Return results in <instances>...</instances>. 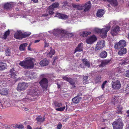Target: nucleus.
Listing matches in <instances>:
<instances>
[{
    "label": "nucleus",
    "mask_w": 129,
    "mask_h": 129,
    "mask_svg": "<svg viewBox=\"0 0 129 129\" xmlns=\"http://www.w3.org/2000/svg\"><path fill=\"white\" fill-rule=\"evenodd\" d=\"M104 13L105 11L103 10H99L97 11L96 13V16L97 17H101L103 16Z\"/></svg>",
    "instance_id": "obj_23"
},
{
    "label": "nucleus",
    "mask_w": 129,
    "mask_h": 129,
    "mask_svg": "<svg viewBox=\"0 0 129 129\" xmlns=\"http://www.w3.org/2000/svg\"><path fill=\"white\" fill-rule=\"evenodd\" d=\"M94 31L97 33H99L101 32V29L98 28H96L94 29Z\"/></svg>",
    "instance_id": "obj_49"
},
{
    "label": "nucleus",
    "mask_w": 129,
    "mask_h": 129,
    "mask_svg": "<svg viewBox=\"0 0 129 129\" xmlns=\"http://www.w3.org/2000/svg\"><path fill=\"white\" fill-rule=\"evenodd\" d=\"M88 77L87 76H83V82L84 84H86L87 83V80L88 78Z\"/></svg>",
    "instance_id": "obj_36"
},
{
    "label": "nucleus",
    "mask_w": 129,
    "mask_h": 129,
    "mask_svg": "<svg viewBox=\"0 0 129 129\" xmlns=\"http://www.w3.org/2000/svg\"><path fill=\"white\" fill-rule=\"evenodd\" d=\"M62 78L66 81L69 82L71 84L73 85L75 84V82L71 78H69L66 76H63Z\"/></svg>",
    "instance_id": "obj_20"
},
{
    "label": "nucleus",
    "mask_w": 129,
    "mask_h": 129,
    "mask_svg": "<svg viewBox=\"0 0 129 129\" xmlns=\"http://www.w3.org/2000/svg\"><path fill=\"white\" fill-rule=\"evenodd\" d=\"M41 87L43 88L46 89L48 85V81L45 78H43L40 82Z\"/></svg>",
    "instance_id": "obj_9"
},
{
    "label": "nucleus",
    "mask_w": 129,
    "mask_h": 129,
    "mask_svg": "<svg viewBox=\"0 0 129 129\" xmlns=\"http://www.w3.org/2000/svg\"><path fill=\"white\" fill-rule=\"evenodd\" d=\"M96 40V38L93 35L87 38L86 40V42L88 44H92Z\"/></svg>",
    "instance_id": "obj_10"
},
{
    "label": "nucleus",
    "mask_w": 129,
    "mask_h": 129,
    "mask_svg": "<svg viewBox=\"0 0 129 129\" xmlns=\"http://www.w3.org/2000/svg\"><path fill=\"white\" fill-rule=\"evenodd\" d=\"M26 76L28 79H34L37 77V74L34 73H30L29 72H27L26 73Z\"/></svg>",
    "instance_id": "obj_12"
},
{
    "label": "nucleus",
    "mask_w": 129,
    "mask_h": 129,
    "mask_svg": "<svg viewBox=\"0 0 129 129\" xmlns=\"http://www.w3.org/2000/svg\"><path fill=\"white\" fill-rule=\"evenodd\" d=\"M15 38L17 39H21L22 38V33L20 31H17L14 34Z\"/></svg>",
    "instance_id": "obj_16"
},
{
    "label": "nucleus",
    "mask_w": 129,
    "mask_h": 129,
    "mask_svg": "<svg viewBox=\"0 0 129 129\" xmlns=\"http://www.w3.org/2000/svg\"><path fill=\"white\" fill-rule=\"evenodd\" d=\"M66 32V31L63 30L58 29H55L53 31V34L55 36H58L60 37H63Z\"/></svg>",
    "instance_id": "obj_4"
},
{
    "label": "nucleus",
    "mask_w": 129,
    "mask_h": 129,
    "mask_svg": "<svg viewBox=\"0 0 129 129\" xmlns=\"http://www.w3.org/2000/svg\"><path fill=\"white\" fill-rule=\"evenodd\" d=\"M49 46V43H47L46 42H45V45L44 46V47H47Z\"/></svg>",
    "instance_id": "obj_55"
},
{
    "label": "nucleus",
    "mask_w": 129,
    "mask_h": 129,
    "mask_svg": "<svg viewBox=\"0 0 129 129\" xmlns=\"http://www.w3.org/2000/svg\"><path fill=\"white\" fill-rule=\"evenodd\" d=\"M91 3L90 1H89L85 3L83 5V11L84 12L88 11L90 8Z\"/></svg>",
    "instance_id": "obj_11"
},
{
    "label": "nucleus",
    "mask_w": 129,
    "mask_h": 129,
    "mask_svg": "<svg viewBox=\"0 0 129 129\" xmlns=\"http://www.w3.org/2000/svg\"><path fill=\"white\" fill-rule=\"evenodd\" d=\"M124 91H125L126 92L129 91V84L126 85L125 90H124Z\"/></svg>",
    "instance_id": "obj_47"
},
{
    "label": "nucleus",
    "mask_w": 129,
    "mask_h": 129,
    "mask_svg": "<svg viewBox=\"0 0 129 129\" xmlns=\"http://www.w3.org/2000/svg\"><path fill=\"white\" fill-rule=\"evenodd\" d=\"M73 33H68V36L70 37H71L73 36Z\"/></svg>",
    "instance_id": "obj_53"
},
{
    "label": "nucleus",
    "mask_w": 129,
    "mask_h": 129,
    "mask_svg": "<svg viewBox=\"0 0 129 129\" xmlns=\"http://www.w3.org/2000/svg\"><path fill=\"white\" fill-rule=\"evenodd\" d=\"M81 99V97L79 96H76L73 98L72 101L74 104H76L78 103Z\"/></svg>",
    "instance_id": "obj_21"
},
{
    "label": "nucleus",
    "mask_w": 129,
    "mask_h": 129,
    "mask_svg": "<svg viewBox=\"0 0 129 129\" xmlns=\"http://www.w3.org/2000/svg\"><path fill=\"white\" fill-rule=\"evenodd\" d=\"M35 60L33 58H29L25 61H23L19 63V65L25 69L33 68L34 66Z\"/></svg>",
    "instance_id": "obj_1"
},
{
    "label": "nucleus",
    "mask_w": 129,
    "mask_h": 129,
    "mask_svg": "<svg viewBox=\"0 0 129 129\" xmlns=\"http://www.w3.org/2000/svg\"><path fill=\"white\" fill-rule=\"evenodd\" d=\"M45 118L44 117H42L40 116H39L36 118V120L38 122H42L44 121Z\"/></svg>",
    "instance_id": "obj_31"
},
{
    "label": "nucleus",
    "mask_w": 129,
    "mask_h": 129,
    "mask_svg": "<svg viewBox=\"0 0 129 129\" xmlns=\"http://www.w3.org/2000/svg\"><path fill=\"white\" fill-rule=\"evenodd\" d=\"M27 43H25L21 44L20 45L19 47V50L21 51H24L25 47L27 46Z\"/></svg>",
    "instance_id": "obj_28"
},
{
    "label": "nucleus",
    "mask_w": 129,
    "mask_h": 129,
    "mask_svg": "<svg viewBox=\"0 0 129 129\" xmlns=\"http://www.w3.org/2000/svg\"><path fill=\"white\" fill-rule=\"evenodd\" d=\"M63 3L65 6H68V2H63Z\"/></svg>",
    "instance_id": "obj_56"
},
{
    "label": "nucleus",
    "mask_w": 129,
    "mask_h": 129,
    "mask_svg": "<svg viewBox=\"0 0 129 129\" xmlns=\"http://www.w3.org/2000/svg\"><path fill=\"white\" fill-rule=\"evenodd\" d=\"M8 89L5 88L2 89L0 90V93L3 95H6L8 94Z\"/></svg>",
    "instance_id": "obj_26"
},
{
    "label": "nucleus",
    "mask_w": 129,
    "mask_h": 129,
    "mask_svg": "<svg viewBox=\"0 0 129 129\" xmlns=\"http://www.w3.org/2000/svg\"><path fill=\"white\" fill-rule=\"evenodd\" d=\"M107 82V81H105L103 83L102 85V88L103 89L104 88V86L106 85V83Z\"/></svg>",
    "instance_id": "obj_50"
},
{
    "label": "nucleus",
    "mask_w": 129,
    "mask_h": 129,
    "mask_svg": "<svg viewBox=\"0 0 129 129\" xmlns=\"http://www.w3.org/2000/svg\"><path fill=\"white\" fill-rule=\"evenodd\" d=\"M82 61L83 64L85 66L87 67L88 68H89L90 67V62L88 61L86 59H83Z\"/></svg>",
    "instance_id": "obj_30"
},
{
    "label": "nucleus",
    "mask_w": 129,
    "mask_h": 129,
    "mask_svg": "<svg viewBox=\"0 0 129 129\" xmlns=\"http://www.w3.org/2000/svg\"><path fill=\"white\" fill-rule=\"evenodd\" d=\"M118 98L119 96H114V97L111 100V103L114 105H116L118 108H119L118 107L119 105V104L118 103L119 100Z\"/></svg>",
    "instance_id": "obj_15"
},
{
    "label": "nucleus",
    "mask_w": 129,
    "mask_h": 129,
    "mask_svg": "<svg viewBox=\"0 0 129 129\" xmlns=\"http://www.w3.org/2000/svg\"><path fill=\"white\" fill-rule=\"evenodd\" d=\"M31 34L30 32L25 33L24 34L22 33V38H25L29 36Z\"/></svg>",
    "instance_id": "obj_42"
},
{
    "label": "nucleus",
    "mask_w": 129,
    "mask_h": 129,
    "mask_svg": "<svg viewBox=\"0 0 129 129\" xmlns=\"http://www.w3.org/2000/svg\"><path fill=\"white\" fill-rule=\"evenodd\" d=\"M112 125L113 129H122L123 124L122 120L120 118L114 121Z\"/></svg>",
    "instance_id": "obj_2"
},
{
    "label": "nucleus",
    "mask_w": 129,
    "mask_h": 129,
    "mask_svg": "<svg viewBox=\"0 0 129 129\" xmlns=\"http://www.w3.org/2000/svg\"><path fill=\"white\" fill-rule=\"evenodd\" d=\"M83 46L82 43L79 44L78 47L76 48L74 53L77 51L80 52L83 50Z\"/></svg>",
    "instance_id": "obj_24"
},
{
    "label": "nucleus",
    "mask_w": 129,
    "mask_h": 129,
    "mask_svg": "<svg viewBox=\"0 0 129 129\" xmlns=\"http://www.w3.org/2000/svg\"><path fill=\"white\" fill-rule=\"evenodd\" d=\"M59 6V4L58 3H53L51 5L49 6V8H57Z\"/></svg>",
    "instance_id": "obj_37"
},
{
    "label": "nucleus",
    "mask_w": 129,
    "mask_h": 129,
    "mask_svg": "<svg viewBox=\"0 0 129 129\" xmlns=\"http://www.w3.org/2000/svg\"><path fill=\"white\" fill-rule=\"evenodd\" d=\"M126 43L124 40H121L118 43H116L114 46L116 49H119L120 48H124L126 46Z\"/></svg>",
    "instance_id": "obj_3"
},
{
    "label": "nucleus",
    "mask_w": 129,
    "mask_h": 129,
    "mask_svg": "<svg viewBox=\"0 0 129 129\" xmlns=\"http://www.w3.org/2000/svg\"><path fill=\"white\" fill-rule=\"evenodd\" d=\"M27 129H32V128L29 125H28L27 126Z\"/></svg>",
    "instance_id": "obj_58"
},
{
    "label": "nucleus",
    "mask_w": 129,
    "mask_h": 129,
    "mask_svg": "<svg viewBox=\"0 0 129 129\" xmlns=\"http://www.w3.org/2000/svg\"><path fill=\"white\" fill-rule=\"evenodd\" d=\"M0 103L2 107L7 108L10 107V103L8 101H6L5 99H4L1 101L0 100Z\"/></svg>",
    "instance_id": "obj_14"
},
{
    "label": "nucleus",
    "mask_w": 129,
    "mask_h": 129,
    "mask_svg": "<svg viewBox=\"0 0 129 129\" xmlns=\"http://www.w3.org/2000/svg\"><path fill=\"white\" fill-rule=\"evenodd\" d=\"M55 17H58L59 18L62 19H66L68 18V16L66 15L57 13L56 14Z\"/></svg>",
    "instance_id": "obj_19"
},
{
    "label": "nucleus",
    "mask_w": 129,
    "mask_h": 129,
    "mask_svg": "<svg viewBox=\"0 0 129 129\" xmlns=\"http://www.w3.org/2000/svg\"><path fill=\"white\" fill-rule=\"evenodd\" d=\"M111 33L113 36H115L118 34L113 29L111 30Z\"/></svg>",
    "instance_id": "obj_44"
},
{
    "label": "nucleus",
    "mask_w": 129,
    "mask_h": 129,
    "mask_svg": "<svg viewBox=\"0 0 129 129\" xmlns=\"http://www.w3.org/2000/svg\"><path fill=\"white\" fill-rule=\"evenodd\" d=\"M29 99L28 98H24L23 99L21 100L20 101H27Z\"/></svg>",
    "instance_id": "obj_54"
},
{
    "label": "nucleus",
    "mask_w": 129,
    "mask_h": 129,
    "mask_svg": "<svg viewBox=\"0 0 129 129\" xmlns=\"http://www.w3.org/2000/svg\"><path fill=\"white\" fill-rule=\"evenodd\" d=\"M31 1L37 3L38 2V0H31Z\"/></svg>",
    "instance_id": "obj_62"
},
{
    "label": "nucleus",
    "mask_w": 129,
    "mask_h": 129,
    "mask_svg": "<svg viewBox=\"0 0 129 129\" xmlns=\"http://www.w3.org/2000/svg\"><path fill=\"white\" fill-rule=\"evenodd\" d=\"M126 76L127 77H129V70H127L126 71Z\"/></svg>",
    "instance_id": "obj_51"
},
{
    "label": "nucleus",
    "mask_w": 129,
    "mask_h": 129,
    "mask_svg": "<svg viewBox=\"0 0 129 129\" xmlns=\"http://www.w3.org/2000/svg\"><path fill=\"white\" fill-rule=\"evenodd\" d=\"M101 79V77L100 76H97L95 80L96 81V83H97L98 82L100 81Z\"/></svg>",
    "instance_id": "obj_46"
},
{
    "label": "nucleus",
    "mask_w": 129,
    "mask_h": 129,
    "mask_svg": "<svg viewBox=\"0 0 129 129\" xmlns=\"http://www.w3.org/2000/svg\"><path fill=\"white\" fill-rule=\"evenodd\" d=\"M82 95V94L81 93H79L78 94V95L77 96H79L80 97V96H81Z\"/></svg>",
    "instance_id": "obj_61"
},
{
    "label": "nucleus",
    "mask_w": 129,
    "mask_h": 129,
    "mask_svg": "<svg viewBox=\"0 0 129 129\" xmlns=\"http://www.w3.org/2000/svg\"><path fill=\"white\" fill-rule=\"evenodd\" d=\"M62 127V125L61 123H59L57 126V129H61Z\"/></svg>",
    "instance_id": "obj_52"
},
{
    "label": "nucleus",
    "mask_w": 129,
    "mask_h": 129,
    "mask_svg": "<svg viewBox=\"0 0 129 129\" xmlns=\"http://www.w3.org/2000/svg\"><path fill=\"white\" fill-rule=\"evenodd\" d=\"M29 93L30 94L32 95L34 97L35 96L38 95V93L35 88H33L30 89L29 91Z\"/></svg>",
    "instance_id": "obj_17"
},
{
    "label": "nucleus",
    "mask_w": 129,
    "mask_h": 129,
    "mask_svg": "<svg viewBox=\"0 0 129 129\" xmlns=\"http://www.w3.org/2000/svg\"><path fill=\"white\" fill-rule=\"evenodd\" d=\"M48 15V14H43L42 15V16L44 17V16H47Z\"/></svg>",
    "instance_id": "obj_60"
},
{
    "label": "nucleus",
    "mask_w": 129,
    "mask_h": 129,
    "mask_svg": "<svg viewBox=\"0 0 129 129\" xmlns=\"http://www.w3.org/2000/svg\"><path fill=\"white\" fill-rule=\"evenodd\" d=\"M28 50L30 51H31V48H30V47H28Z\"/></svg>",
    "instance_id": "obj_63"
},
{
    "label": "nucleus",
    "mask_w": 129,
    "mask_h": 129,
    "mask_svg": "<svg viewBox=\"0 0 129 129\" xmlns=\"http://www.w3.org/2000/svg\"><path fill=\"white\" fill-rule=\"evenodd\" d=\"M51 50L49 52V54H48V56L50 57L51 58L52 57V55L54 54L55 53V52L54 50L51 49Z\"/></svg>",
    "instance_id": "obj_40"
},
{
    "label": "nucleus",
    "mask_w": 129,
    "mask_h": 129,
    "mask_svg": "<svg viewBox=\"0 0 129 129\" xmlns=\"http://www.w3.org/2000/svg\"><path fill=\"white\" fill-rule=\"evenodd\" d=\"M105 46V41L104 40L99 41L97 42L96 48L98 50L103 48Z\"/></svg>",
    "instance_id": "obj_13"
},
{
    "label": "nucleus",
    "mask_w": 129,
    "mask_h": 129,
    "mask_svg": "<svg viewBox=\"0 0 129 129\" xmlns=\"http://www.w3.org/2000/svg\"><path fill=\"white\" fill-rule=\"evenodd\" d=\"M110 26L109 25L101 29V36L102 38H104L107 36V32L110 30Z\"/></svg>",
    "instance_id": "obj_6"
},
{
    "label": "nucleus",
    "mask_w": 129,
    "mask_h": 129,
    "mask_svg": "<svg viewBox=\"0 0 129 129\" xmlns=\"http://www.w3.org/2000/svg\"><path fill=\"white\" fill-rule=\"evenodd\" d=\"M40 41V40H35V43H36L38 42H39Z\"/></svg>",
    "instance_id": "obj_64"
},
{
    "label": "nucleus",
    "mask_w": 129,
    "mask_h": 129,
    "mask_svg": "<svg viewBox=\"0 0 129 129\" xmlns=\"http://www.w3.org/2000/svg\"><path fill=\"white\" fill-rule=\"evenodd\" d=\"M12 5L10 3H7L5 4L4 8L6 10L10 9L12 7Z\"/></svg>",
    "instance_id": "obj_34"
},
{
    "label": "nucleus",
    "mask_w": 129,
    "mask_h": 129,
    "mask_svg": "<svg viewBox=\"0 0 129 129\" xmlns=\"http://www.w3.org/2000/svg\"><path fill=\"white\" fill-rule=\"evenodd\" d=\"M126 63H127V62H126V60H123L122 62V64H125Z\"/></svg>",
    "instance_id": "obj_59"
},
{
    "label": "nucleus",
    "mask_w": 129,
    "mask_h": 129,
    "mask_svg": "<svg viewBox=\"0 0 129 129\" xmlns=\"http://www.w3.org/2000/svg\"><path fill=\"white\" fill-rule=\"evenodd\" d=\"M49 63L48 60L45 59L41 61L40 62V64L41 66H47Z\"/></svg>",
    "instance_id": "obj_22"
},
{
    "label": "nucleus",
    "mask_w": 129,
    "mask_h": 129,
    "mask_svg": "<svg viewBox=\"0 0 129 129\" xmlns=\"http://www.w3.org/2000/svg\"><path fill=\"white\" fill-rule=\"evenodd\" d=\"M80 66L82 68H85V66L84 65L82 64H81L80 65Z\"/></svg>",
    "instance_id": "obj_57"
},
{
    "label": "nucleus",
    "mask_w": 129,
    "mask_h": 129,
    "mask_svg": "<svg viewBox=\"0 0 129 129\" xmlns=\"http://www.w3.org/2000/svg\"><path fill=\"white\" fill-rule=\"evenodd\" d=\"M55 106V109L56 110L59 111H63L65 108V107L64 106L62 107V104L60 103L55 102L54 103Z\"/></svg>",
    "instance_id": "obj_7"
},
{
    "label": "nucleus",
    "mask_w": 129,
    "mask_h": 129,
    "mask_svg": "<svg viewBox=\"0 0 129 129\" xmlns=\"http://www.w3.org/2000/svg\"><path fill=\"white\" fill-rule=\"evenodd\" d=\"M107 56V52L105 51H103L100 54V56L102 58H105Z\"/></svg>",
    "instance_id": "obj_35"
},
{
    "label": "nucleus",
    "mask_w": 129,
    "mask_h": 129,
    "mask_svg": "<svg viewBox=\"0 0 129 129\" xmlns=\"http://www.w3.org/2000/svg\"><path fill=\"white\" fill-rule=\"evenodd\" d=\"M113 29L118 33L119 30V27L117 26H116L114 29Z\"/></svg>",
    "instance_id": "obj_45"
},
{
    "label": "nucleus",
    "mask_w": 129,
    "mask_h": 129,
    "mask_svg": "<svg viewBox=\"0 0 129 129\" xmlns=\"http://www.w3.org/2000/svg\"><path fill=\"white\" fill-rule=\"evenodd\" d=\"M10 31L9 30L6 31L4 34L2 38L4 39H6L8 36L9 35Z\"/></svg>",
    "instance_id": "obj_39"
},
{
    "label": "nucleus",
    "mask_w": 129,
    "mask_h": 129,
    "mask_svg": "<svg viewBox=\"0 0 129 129\" xmlns=\"http://www.w3.org/2000/svg\"><path fill=\"white\" fill-rule=\"evenodd\" d=\"M113 88L115 89H118L121 87L120 82L117 80L112 81L111 83Z\"/></svg>",
    "instance_id": "obj_8"
},
{
    "label": "nucleus",
    "mask_w": 129,
    "mask_h": 129,
    "mask_svg": "<svg viewBox=\"0 0 129 129\" xmlns=\"http://www.w3.org/2000/svg\"><path fill=\"white\" fill-rule=\"evenodd\" d=\"M5 54L7 56H9L10 55L11 52L10 49L8 48L6 49L5 51Z\"/></svg>",
    "instance_id": "obj_38"
},
{
    "label": "nucleus",
    "mask_w": 129,
    "mask_h": 129,
    "mask_svg": "<svg viewBox=\"0 0 129 129\" xmlns=\"http://www.w3.org/2000/svg\"><path fill=\"white\" fill-rule=\"evenodd\" d=\"M104 1H107L109 2L114 6L117 5V2L116 0H103Z\"/></svg>",
    "instance_id": "obj_27"
},
{
    "label": "nucleus",
    "mask_w": 129,
    "mask_h": 129,
    "mask_svg": "<svg viewBox=\"0 0 129 129\" xmlns=\"http://www.w3.org/2000/svg\"><path fill=\"white\" fill-rule=\"evenodd\" d=\"M91 33L90 32H88L86 31H83L80 33V35L81 36H82L83 37H86L88 35L90 34Z\"/></svg>",
    "instance_id": "obj_32"
},
{
    "label": "nucleus",
    "mask_w": 129,
    "mask_h": 129,
    "mask_svg": "<svg viewBox=\"0 0 129 129\" xmlns=\"http://www.w3.org/2000/svg\"><path fill=\"white\" fill-rule=\"evenodd\" d=\"M14 71V69H13L10 70V72L11 73L10 76L11 78L15 79L17 78L19 74L18 73L14 72L13 71Z\"/></svg>",
    "instance_id": "obj_18"
},
{
    "label": "nucleus",
    "mask_w": 129,
    "mask_h": 129,
    "mask_svg": "<svg viewBox=\"0 0 129 129\" xmlns=\"http://www.w3.org/2000/svg\"><path fill=\"white\" fill-rule=\"evenodd\" d=\"M119 51L118 52V54L120 55H122L123 54H125L126 52V48H122L120 49Z\"/></svg>",
    "instance_id": "obj_25"
},
{
    "label": "nucleus",
    "mask_w": 129,
    "mask_h": 129,
    "mask_svg": "<svg viewBox=\"0 0 129 129\" xmlns=\"http://www.w3.org/2000/svg\"><path fill=\"white\" fill-rule=\"evenodd\" d=\"M76 7L77 8V9L79 10H83V5H76Z\"/></svg>",
    "instance_id": "obj_43"
},
{
    "label": "nucleus",
    "mask_w": 129,
    "mask_h": 129,
    "mask_svg": "<svg viewBox=\"0 0 129 129\" xmlns=\"http://www.w3.org/2000/svg\"><path fill=\"white\" fill-rule=\"evenodd\" d=\"M48 9L49 10L48 12L49 14L50 15H52L54 12H53V11L54 10V8H49V6L48 8Z\"/></svg>",
    "instance_id": "obj_41"
},
{
    "label": "nucleus",
    "mask_w": 129,
    "mask_h": 129,
    "mask_svg": "<svg viewBox=\"0 0 129 129\" xmlns=\"http://www.w3.org/2000/svg\"><path fill=\"white\" fill-rule=\"evenodd\" d=\"M16 127L18 128H24V126L22 125H18L17 124L16 125Z\"/></svg>",
    "instance_id": "obj_48"
},
{
    "label": "nucleus",
    "mask_w": 129,
    "mask_h": 129,
    "mask_svg": "<svg viewBox=\"0 0 129 129\" xmlns=\"http://www.w3.org/2000/svg\"><path fill=\"white\" fill-rule=\"evenodd\" d=\"M6 64L5 63L0 61V70H3L6 68Z\"/></svg>",
    "instance_id": "obj_33"
},
{
    "label": "nucleus",
    "mask_w": 129,
    "mask_h": 129,
    "mask_svg": "<svg viewBox=\"0 0 129 129\" xmlns=\"http://www.w3.org/2000/svg\"><path fill=\"white\" fill-rule=\"evenodd\" d=\"M28 86L27 84L25 82L19 83L18 85L17 89L19 92L25 90Z\"/></svg>",
    "instance_id": "obj_5"
},
{
    "label": "nucleus",
    "mask_w": 129,
    "mask_h": 129,
    "mask_svg": "<svg viewBox=\"0 0 129 129\" xmlns=\"http://www.w3.org/2000/svg\"><path fill=\"white\" fill-rule=\"evenodd\" d=\"M110 61V60H106L102 61L99 65L100 67H103L108 64Z\"/></svg>",
    "instance_id": "obj_29"
}]
</instances>
